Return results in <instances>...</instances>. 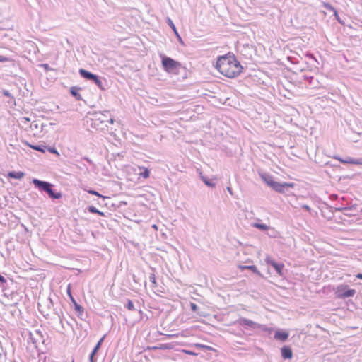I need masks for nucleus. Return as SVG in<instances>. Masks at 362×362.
<instances>
[{
  "label": "nucleus",
  "instance_id": "3",
  "mask_svg": "<svg viewBox=\"0 0 362 362\" xmlns=\"http://www.w3.org/2000/svg\"><path fill=\"white\" fill-rule=\"evenodd\" d=\"M32 182L36 188H37L40 191L46 192L50 198L57 199L62 197V194L60 192H54L53 191L52 184L46 181L40 180L36 178H34Z\"/></svg>",
  "mask_w": 362,
  "mask_h": 362
},
{
  "label": "nucleus",
  "instance_id": "2",
  "mask_svg": "<svg viewBox=\"0 0 362 362\" xmlns=\"http://www.w3.org/2000/svg\"><path fill=\"white\" fill-rule=\"evenodd\" d=\"M262 180L272 189L279 192L284 193L288 188H293L294 183L291 182H279L274 180L273 177L267 173L259 174Z\"/></svg>",
  "mask_w": 362,
  "mask_h": 362
},
{
  "label": "nucleus",
  "instance_id": "7",
  "mask_svg": "<svg viewBox=\"0 0 362 362\" xmlns=\"http://www.w3.org/2000/svg\"><path fill=\"white\" fill-rule=\"evenodd\" d=\"M335 294L339 298L352 297L356 294V290L349 289L346 285H340L337 288Z\"/></svg>",
  "mask_w": 362,
  "mask_h": 362
},
{
  "label": "nucleus",
  "instance_id": "38",
  "mask_svg": "<svg viewBox=\"0 0 362 362\" xmlns=\"http://www.w3.org/2000/svg\"><path fill=\"white\" fill-rule=\"evenodd\" d=\"M0 282L1 283H6V279L3 276H1V274H0Z\"/></svg>",
  "mask_w": 362,
  "mask_h": 362
},
{
  "label": "nucleus",
  "instance_id": "18",
  "mask_svg": "<svg viewBox=\"0 0 362 362\" xmlns=\"http://www.w3.org/2000/svg\"><path fill=\"white\" fill-rule=\"evenodd\" d=\"M199 176L201 180L209 187H214L215 184L212 182L211 180H208L205 176L202 175V173H199Z\"/></svg>",
  "mask_w": 362,
  "mask_h": 362
},
{
  "label": "nucleus",
  "instance_id": "35",
  "mask_svg": "<svg viewBox=\"0 0 362 362\" xmlns=\"http://www.w3.org/2000/svg\"><path fill=\"white\" fill-rule=\"evenodd\" d=\"M185 353H186L187 354H189V355H193V356H196L197 354L192 351H189V350H184L183 351Z\"/></svg>",
  "mask_w": 362,
  "mask_h": 362
},
{
  "label": "nucleus",
  "instance_id": "13",
  "mask_svg": "<svg viewBox=\"0 0 362 362\" xmlns=\"http://www.w3.org/2000/svg\"><path fill=\"white\" fill-rule=\"evenodd\" d=\"M80 88L76 86H72L70 88V93L71 94L76 98L77 100H82L81 95L79 93Z\"/></svg>",
  "mask_w": 362,
  "mask_h": 362
},
{
  "label": "nucleus",
  "instance_id": "8",
  "mask_svg": "<svg viewBox=\"0 0 362 362\" xmlns=\"http://www.w3.org/2000/svg\"><path fill=\"white\" fill-rule=\"evenodd\" d=\"M265 262L267 264H269L271 265L272 267H273L274 268V269L276 270V273L279 275H282L283 274V269H284V265L281 263H277L271 257L269 256H267L265 259Z\"/></svg>",
  "mask_w": 362,
  "mask_h": 362
},
{
  "label": "nucleus",
  "instance_id": "4",
  "mask_svg": "<svg viewBox=\"0 0 362 362\" xmlns=\"http://www.w3.org/2000/svg\"><path fill=\"white\" fill-rule=\"evenodd\" d=\"M109 114V111L102 112H90L89 120L90 121V127L95 129H103V125L107 121V115Z\"/></svg>",
  "mask_w": 362,
  "mask_h": 362
},
{
  "label": "nucleus",
  "instance_id": "39",
  "mask_svg": "<svg viewBox=\"0 0 362 362\" xmlns=\"http://www.w3.org/2000/svg\"><path fill=\"white\" fill-rule=\"evenodd\" d=\"M307 57H308V58H310V59H313V60H315V61H317V60H316V59L315 58V57L313 56V54H307Z\"/></svg>",
  "mask_w": 362,
  "mask_h": 362
},
{
  "label": "nucleus",
  "instance_id": "26",
  "mask_svg": "<svg viewBox=\"0 0 362 362\" xmlns=\"http://www.w3.org/2000/svg\"><path fill=\"white\" fill-rule=\"evenodd\" d=\"M149 281L152 283V284L154 286H156V276L154 274H151L150 276H149Z\"/></svg>",
  "mask_w": 362,
  "mask_h": 362
},
{
  "label": "nucleus",
  "instance_id": "31",
  "mask_svg": "<svg viewBox=\"0 0 362 362\" xmlns=\"http://www.w3.org/2000/svg\"><path fill=\"white\" fill-rule=\"evenodd\" d=\"M190 308H191V310L194 312H197L198 310V306L194 303H190Z\"/></svg>",
  "mask_w": 362,
  "mask_h": 362
},
{
  "label": "nucleus",
  "instance_id": "42",
  "mask_svg": "<svg viewBox=\"0 0 362 362\" xmlns=\"http://www.w3.org/2000/svg\"><path fill=\"white\" fill-rule=\"evenodd\" d=\"M84 160H86L87 162H88L90 163H92L91 160L88 158H87V157L84 158Z\"/></svg>",
  "mask_w": 362,
  "mask_h": 362
},
{
  "label": "nucleus",
  "instance_id": "5",
  "mask_svg": "<svg viewBox=\"0 0 362 362\" xmlns=\"http://www.w3.org/2000/svg\"><path fill=\"white\" fill-rule=\"evenodd\" d=\"M162 66L164 70L168 73H173L180 67V62L173 59L170 57H166L165 55L160 54Z\"/></svg>",
  "mask_w": 362,
  "mask_h": 362
},
{
  "label": "nucleus",
  "instance_id": "37",
  "mask_svg": "<svg viewBox=\"0 0 362 362\" xmlns=\"http://www.w3.org/2000/svg\"><path fill=\"white\" fill-rule=\"evenodd\" d=\"M95 355V354H93V353L91 352V354H90V357H89L90 362H95V361L94 360Z\"/></svg>",
  "mask_w": 362,
  "mask_h": 362
},
{
  "label": "nucleus",
  "instance_id": "34",
  "mask_svg": "<svg viewBox=\"0 0 362 362\" xmlns=\"http://www.w3.org/2000/svg\"><path fill=\"white\" fill-rule=\"evenodd\" d=\"M46 150H47L50 153L58 154L57 151L54 148H50V147L47 148V147Z\"/></svg>",
  "mask_w": 362,
  "mask_h": 362
},
{
  "label": "nucleus",
  "instance_id": "29",
  "mask_svg": "<svg viewBox=\"0 0 362 362\" xmlns=\"http://www.w3.org/2000/svg\"><path fill=\"white\" fill-rule=\"evenodd\" d=\"M88 192L89 194H93V195H96V196H98V197H102L103 199H104V198H105V197H104V196L100 195V194L98 192H97L96 191H94V190L90 189V190H88Z\"/></svg>",
  "mask_w": 362,
  "mask_h": 362
},
{
  "label": "nucleus",
  "instance_id": "28",
  "mask_svg": "<svg viewBox=\"0 0 362 362\" xmlns=\"http://www.w3.org/2000/svg\"><path fill=\"white\" fill-rule=\"evenodd\" d=\"M11 61L12 59L11 58L0 55V62H7Z\"/></svg>",
  "mask_w": 362,
  "mask_h": 362
},
{
  "label": "nucleus",
  "instance_id": "36",
  "mask_svg": "<svg viewBox=\"0 0 362 362\" xmlns=\"http://www.w3.org/2000/svg\"><path fill=\"white\" fill-rule=\"evenodd\" d=\"M301 207H302L303 209L306 210L307 211H310V206H308V205H306V204H303V205H302V206H301Z\"/></svg>",
  "mask_w": 362,
  "mask_h": 362
},
{
  "label": "nucleus",
  "instance_id": "43",
  "mask_svg": "<svg viewBox=\"0 0 362 362\" xmlns=\"http://www.w3.org/2000/svg\"><path fill=\"white\" fill-rule=\"evenodd\" d=\"M227 190L229 192V193H230V194H232V191H231V188H230V187H227Z\"/></svg>",
  "mask_w": 362,
  "mask_h": 362
},
{
  "label": "nucleus",
  "instance_id": "33",
  "mask_svg": "<svg viewBox=\"0 0 362 362\" xmlns=\"http://www.w3.org/2000/svg\"><path fill=\"white\" fill-rule=\"evenodd\" d=\"M196 346L204 348V349H206L207 350H211L212 349V348L211 346H206V345H202V344H197Z\"/></svg>",
  "mask_w": 362,
  "mask_h": 362
},
{
  "label": "nucleus",
  "instance_id": "17",
  "mask_svg": "<svg viewBox=\"0 0 362 362\" xmlns=\"http://www.w3.org/2000/svg\"><path fill=\"white\" fill-rule=\"evenodd\" d=\"M27 144L33 149L36 150L40 152L45 153L47 149V146L45 145H30L27 143Z\"/></svg>",
  "mask_w": 362,
  "mask_h": 362
},
{
  "label": "nucleus",
  "instance_id": "21",
  "mask_svg": "<svg viewBox=\"0 0 362 362\" xmlns=\"http://www.w3.org/2000/svg\"><path fill=\"white\" fill-rule=\"evenodd\" d=\"M139 175L143 178H148L150 175V171L147 168H144V170L139 173Z\"/></svg>",
  "mask_w": 362,
  "mask_h": 362
},
{
  "label": "nucleus",
  "instance_id": "10",
  "mask_svg": "<svg viewBox=\"0 0 362 362\" xmlns=\"http://www.w3.org/2000/svg\"><path fill=\"white\" fill-rule=\"evenodd\" d=\"M79 74L81 77H83V78H86L87 80H89V81H92L93 78H94V76H95V74H93L83 69H79Z\"/></svg>",
  "mask_w": 362,
  "mask_h": 362
},
{
  "label": "nucleus",
  "instance_id": "14",
  "mask_svg": "<svg viewBox=\"0 0 362 362\" xmlns=\"http://www.w3.org/2000/svg\"><path fill=\"white\" fill-rule=\"evenodd\" d=\"M92 81L95 84L97 85V86L101 89V90H105V86H104V80L99 77L98 76L95 75L94 76V78H93Z\"/></svg>",
  "mask_w": 362,
  "mask_h": 362
},
{
  "label": "nucleus",
  "instance_id": "44",
  "mask_svg": "<svg viewBox=\"0 0 362 362\" xmlns=\"http://www.w3.org/2000/svg\"><path fill=\"white\" fill-rule=\"evenodd\" d=\"M37 124H35V128H37Z\"/></svg>",
  "mask_w": 362,
  "mask_h": 362
},
{
  "label": "nucleus",
  "instance_id": "40",
  "mask_svg": "<svg viewBox=\"0 0 362 362\" xmlns=\"http://www.w3.org/2000/svg\"><path fill=\"white\" fill-rule=\"evenodd\" d=\"M107 122H109L110 124H113L114 123V119L112 118H109V116L107 115Z\"/></svg>",
  "mask_w": 362,
  "mask_h": 362
},
{
  "label": "nucleus",
  "instance_id": "16",
  "mask_svg": "<svg viewBox=\"0 0 362 362\" xmlns=\"http://www.w3.org/2000/svg\"><path fill=\"white\" fill-rule=\"evenodd\" d=\"M251 226L255 228H257L262 231H266L268 230L269 228V226L264 224V223H252Z\"/></svg>",
  "mask_w": 362,
  "mask_h": 362
},
{
  "label": "nucleus",
  "instance_id": "12",
  "mask_svg": "<svg viewBox=\"0 0 362 362\" xmlns=\"http://www.w3.org/2000/svg\"><path fill=\"white\" fill-rule=\"evenodd\" d=\"M288 337V333L286 332L276 331L274 334V338L281 341H286Z\"/></svg>",
  "mask_w": 362,
  "mask_h": 362
},
{
  "label": "nucleus",
  "instance_id": "24",
  "mask_svg": "<svg viewBox=\"0 0 362 362\" xmlns=\"http://www.w3.org/2000/svg\"><path fill=\"white\" fill-rule=\"evenodd\" d=\"M325 8H327L328 10L331 11H333L334 13V16L338 18V15H337V11L334 9V7H332L331 5L329 4H325Z\"/></svg>",
  "mask_w": 362,
  "mask_h": 362
},
{
  "label": "nucleus",
  "instance_id": "23",
  "mask_svg": "<svg viewBox=\"0 0 362 362\" xmlns=\"http://www.w3.org/2000/svg\"><path fill=\"white\" fill-rule=\"evenodd\" d=\"M126 308L128 310H135V308H134V305L133 304V302L131 300H127V303Z\"/></svg>",
  "mask_w": 362,
  "mask_h": 362
},
{
  "label": "nucleus",
  "instance_id": "41",
  "mask_svg": "<svg viewBox=\"0 0 362 362\" xmlns=\"http://www.w3.org/2000/svg\"><path fill=\"white\" fill-rule=\"evenodd\" d=\"M356 277H357L358 279H362V274H358L356 275Z\"/></svg>",
  "mask_w": 362,
  "mask_h": 362
},
{
  "label": "nucleus",
  "instance_id": "9",
  "mask_svg": "<svg viewBox=\"0 0 362 362\" xmlns=\"http://www.w3.org/2000/svg\"><path fill=\"white\" fill-rule=\"evenodd\" d=\"M292 350L289 346H284L281 348V356L284 359H290L292 358Z\"/></svg>",
  "mask_w": 362,
  "mask_h": 362
},
{
  "label": "nucleus",
  "instance_id": "27",
  "mask_svg": "<svg viewBox=\"0 0 362 362\" xmlns=\"http://www.w3.org/2000/svg\"><path fill=\"white\" fill-rule=\"evenodd\" d=\"M74 306H75V309L76 311L79 312V313H83V308L82 306H81L80 305H78L76 301L75 303H74Z\"/></svg>",
  "mask_w": 362,
  "mask_h": 362
},
{
  "label": "nucleus",
  "instance_id": "11",
  "mask_svg": "<svg viewBox=\"0 0 362 362\" xmlns=\"http://www.w3.org/2000/svg\"><path fill=\"white\" fill-rule=\"evenodd\" d=\"M341 163H351V164H355V165H362V160L361 159H354L352 158H347L345 160L337 158Z\"/></svg>",
  "mask_w": 362,
  "mask_h": 362
},
{
  "label": "nucleus",
  "instance_id": "22",
  "mask_svg": "<svg viewBox=\"0 0 362 362\" xmlns=\"http://www.w3.org/2000/svg\"><path fill=\"white\" fill-rule=\"evenodd\" d=\"M168 25L173 29V30L175 32V33L178 35V33L176 30V28L173 22V21L170 18H168Z\"/></svg>",
  "mask_w": 362,
  "mask_h": 362
},
{
  "label": "nucleus",
  "instance_id": "1",
  "mask_svg": "<svg viewBox=\"0 0 362 362\" xmlns=\"http://www.w3.org/2000/svg\"><path fill=\"white\" fill-rule=\"evenodd\" d=\"M216 67L222 75L228 78L236 77L241 73L243 69L234 56L220 57Z\"/></svg>",
  "mask_w": 362,
  "mask_h": 362
},
{
  "label": "nucleus",
  "instance_id": "6",
  "mask_svg": "<svg viewBox=\"0 0 362 362\" xmlns=\"http://www.w3.org/2000/svg\"><path fill=\"white\" fill-rule=\"evenodd\" d=\"M236 323H238L240 326L244 327L245 329L252 331L256 329H261L265 331L267 329L264 325L257 323L251 320L244 317L239 318L236 321Z\"/></svg>",
  "mask_w": 362,
  "mask_h": 362
},
{
  "label": "nucleus",
  "instance_id": "25",
  "mask_svg": "<svg viewBox=\"0 0 362 362\" xmlns=\"http://www.w3.org/2000/svg\"><path fill=\"white\" fill-rule=\"evenodd\" d=\"M67 294L68 296H69L70 298V300H71V302L74 303L76 302V300L74 299V298L71 295V286H70V284L68 286V288H67Z\"/></svg>",
  "mask_w": 362,
  "mask_h": 362
},
{
  "label": "nucleus",
  "instance_id": "30",
  "mask_svg": "<svg viewBox=\"0 0 362 362\" xmlns=\"http://www.w3.org/2000/svg\"><path fill=\"white\" fill-rule=\"evenodd\" d=\"M2 93L4 94V95L6 96V97H9L11 98L13 100H14V98L13 97L11 96V93H9L8 90H3L2 91Z\"/></svg>",
  "mask_w": 362,
  "mask_h": 362
},
{
  "label": "nucleus",
  "instance_id": "32",
  "mask_svg": "<svg viewBox=\"0 0 362 362\" xmlns=\"http://www.w3.org/2000/svg\"><path fill=\"white\" fill-rule=\"evenodd\" d=\"M246 268L252 270L255 273H257L258 272H257V267L255 265L248 266V267H246Z\"/></svg>",
  "mask_w": 362,
  "mask_h": 362
},
{
  "label": "nucleus",
  "instance_id": "19",
  "mask_svg": "<svg viewBox=\"0 0 362 362\" xmlns=\"http://www.w3.org/2000/svg\"><path fill=\"white\" fill-rule=\"evenodd\" d=\"M105 336H103L97 343V344L95 345V346L94 347L93 350L92 351V353L93 354H95L99 350V349L100 348L101 345H102V343L105 339Z\"/></svg>",
  "mask_w": 362,
  "mask_h": 362
},
{
  "label": "nucleus",
  "instance_id": "15",
  "mask_svg": "<svg viewBox=\"0 0 362 362\" xmlns=\"http://www.w3.org/2000/svg\"><path fill=\"white\" fill-rule=\"evenodd\" d=\"M25 174L21 171H11L8 173V177L17 180H21L24 177Z\"/></svg>",
  "mask_w": 362,
  "mask_h": 362
},
{
  "label": "nucleus",
  "instance_id": "20",
  "mask_svg": "<svg viewBox=\"0 0 362 362\" xmlns=\"http://www.w3.org/2000/svg\"><path fill=\"white\" fill-rule=\"evenodd\" d=\"M88 211L90 212V213H93V214H100L101 216H104V213L100 211L99 210H98L95 206H88Z\"/></svg>",
  "mask_w": 362,
  "mask_h": 362
}]
</instances>
